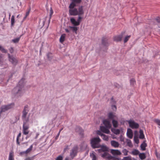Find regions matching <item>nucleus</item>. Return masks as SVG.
<instances>
[{"mask_svg": "<svg viewBox=\"0 0 160 160\" xmlns=\"http://www.w3.org/2000/svg\"><path fill=\"white\" fill-rule=\"evenodd\" d=\"M139 157L142 160H143L146 158L145 155L144 153L140 154Z\"/></svg>", "mask_w": 160, "mask_h": 160, "instance_id": "obj_34", "label": "nucleus"}, {"mask_svg": "<svg viewBox=\"0 0 160 160\" xmlns=\"http://www.w3.org/2000/svg\"><path fill=\"white\" fill-rule=\"evenodd\" d=\"M69 29H67V28H65V31H66V32H67V33H70V31L71 30V29H70V28H68Z\"/></svg>", "mask_w": 160, "mask_h": 160, "instance_id": "obj_49", "label": "nucleus"}, {"mask_svg": "<svg viewBox=\"0 0 160 160\" xmlns=\"http://www.w3.org/2000/svg\"><path fill=\"white\" fill-rule=\"evenodd\" d=\"M11 49H12V50H10V52L11 53H12L13 52V50H12V48H11Z\"/></svg>", "mask_w": 160, "mask_h": 160, "instance_id": "obj_61", "label": "nucleus"}, {"mask_svg": "<svg viewBox=\"0 0 160 160\" xmlns=\"http://www.w3.org/2000/svg\"><path fill=\"white\" fill-rule=\"evenodd\" d=\"M137 131H135V133H137Z\"/></svg>", "mask_w": 160, "mask_h": 160, "instance_id": "obj_64", "label": "nucleus"}, {"mask_svg": "<svg viewBox=\"0 0 160 160\" xmlns=\"http://www.w3.org/2000/svg\"><path fill=\"white\" fill-rule=\"evenodd\" d=\"M101 139L99 137L94 138L91 140V144L92 147L94 148H101L98 150V152L101 153L102 157L107 160H110L112 158V157L108 154L107 151L108 150V148L104 145L100 146L99 143Z\"/></svg>", "mask_w": 160, "mask_h": 160, "instance_id": "obj_1", "label": "nucleus"}, {"mask_svg": "<svg viewBox=\"0 0 160 160\" xmlns=\"http://www.w3.org/2000/svg\"><path fill=\"white\" fill-rule=\"evenodd\" d=\"M39 135V134L38 133H37L36 134V136L35 138V139L37 138L38 137V136Z\"/></svg>", "mask_w": 160, "mask_h": 160, "instance_id": "obj_53", "label": "nucleus"}, {"mask_svg": "<svg viewBox=\"0 0 160 160\" xmlns=\"http://www.w3.org/2000/svg\"><path fill=\"white\" fill-rule=\"evenodd\" d=\"M27 160H32V158H27Z\"/></svg>", "mask_w": 160, "mask_h": 160, "instance_id": "obj_60", "label": "nucleus"}, {"mask_svg": "<svg viewBox=\"0 0 160 160\" xmlns=\"http://www.w3.org/2000/svg\"><path fill=\"white\" fill-rule=\"evenodd\" d=\"M110 152L114 156L120 155L121 154L120 151L117 149H112L110 150Z\"/></svg>", "mask_w": 160, "mask_h": 160, "instance_id": "obj_9", "label": "nucleus"}, {"mask_svg": "<svg viewBox=\"0 0 160 160\" xmlns=\"http://www.w3.org/2000/svg\"><path fill=\"white\" fill-rule=\"evenodd\" d=\"M127 135L130 138H132L133 137V133L132 130L130 128H128L127 130Z\"/></svg>", "mask_w": 160, "mask_h": 160, "instance_id": "obj_19", "label": "nucleus"}, {"mask_svg": "<svg viewBox=\"0 0 160 160\" xmlns=\"http://www.w3.org/2000/svg\"><path fill=\"white\" fill-rule=\"evenodd\" d=\"M29 110L27 106H25L22 112V118L23 123H28L30 113H28Z\"/></svg>", "mask_w": 160, "mask_h": 160, "instance_id": "obj_3", "label": "nucleus"}, {"mask_svg": "<svg viewBox=\"0 0 160 160\" xmlns=\"http://www.w3.org/2000/svg\"><path fill=\"white\" fill-rule=\"evenodd\" d=\"M21 136V133H19V134H18L17 138H18V139H19V138Z\"/></svg>", "mask_w": 160, "mask_h": 160, "instance_id": "obj_51", "label": "nucleus"}, {"mask_svg": "<svg viewBox=\"0 0 160 160\" xmlns=\"http://www.w3.org/2000/svg\"><path fill=\"white\" fill-rule=\"evenodd\" d=\"M8 160H14L13 152H10Z\"/></svg>", "mask_w": 160, "mask_h": 160, "instance_id": "obj_25", "label": "nucleus"}, {"mask_svg": "<svg viewBox=\"0 0 160 160\" xmlns=\"http://www.w3.org/2000/svg\"><path fill=\"white\" fill-rule=\"evenodd\" d=\"M75 6H69V13L71 15L76 16L78 15L77 9L74 7Z\"/></svg>", "mask_w": 160, "mask_h": 160, "instance_id": "obj_6", "label": "nucleus"}, {"mask_svg": "<svg viewBox=\"0 0 160 160\" xmlns=\"http://www.w3.org/2000/svg\"><path fill=\"white\" fill-rule=\"evenodd\" d=\"M112 138L113 139H115V138H116V137H115L113 136L112 137Z\"/></svg>", "mask_w": 160, "mask_h": 160, "instance_id": "obj_62", "label": "nucleus"}, {"mask_svg": "<svg viewBox=\"0 0 160 160\" xmlns=\"http://www.w3.org/2000/svg\"><path fill=\"white\" fill-rule=\"evenodd\" d=\"M100 128L101 130L104 133L109 134L110 132L109 130V129L110 128H108L107 127L104 126H101Z\"/></svg>", "mask_w": 160, "mask_h": 160, "instance_id": "obj_14", "label": "nucleus"}, {"mask_svg": "<svg viewBox=\"0 0 160 160\" xmlns=\"http://www.w3.org/2000/svg\"><path fill=\"white\" fill-rule=\"evenodd\" d=\"M68 146H67V147H66L64 148V152H65V151H66L67 149H68Z\"/></svg>", "mask_w": 160, "mask_h": 160, "instance_id": "obj_56", "label": "nucleus"}, {"mask_svg": "<svg viewBox=\"0 0 160 160\" xmlns=\"http://www.w3.org/2000/svg\"><path fill=\"white\" fill-rule=\"evenodd\" d=\"M33 148V145H31L30 147L27 149L25 151L22 152L20 153V154L21 155H22L23 154H27L30 153L32 150Z\"/></svg>", "mask_w": 160, "mask_h": 160, "instance_id": "obj_11", "label": "nucleus"}, {"mask_svg": "<svg viewBox=\"0 0 160 160\" xmlns=\"http://www.w3.org/2000/svg\"><path fill=\"white\" fill-rule=\"evenodd\" d=\"M29 128V125L28 123H23V134L27 135L28 134L29 131L28 129Z\"/></svg>", "mask_w": 160, "mask_h": 160, "instance_id": "obj_8", "label": "nucleus"}, {"mask_svg": "<svg viewBox=\"0 0 160 160\" xmlns=\"http://www.w3.org/2000/svg\"><path fill=\"white\" fill-rule=\"evenodd\" d=\"M24 82L23 80H21L18 82V85L12 91L13 93L16 97L21 96L25 92Z\"/></svg>", "mask_w": 160, "mask_h": 160, "instance_id": "obj_2", "label": "nucleus"}, {"mask_svg": "<svg viewBox=\"0 0 160 160\" xmlns=\"http://www.w3.org/2000/svg\"><path fill=\"white\" fill-rule=\"evenodd\" d=\"M130 36H128L126 37L124 39V42L125 43L127 42L128 40L130 38Z\"/></svg>", "mask_w": 160, "mask_h": 160, "instance_id": "obj_42", "label": "nucleus"}, {"mask_svg": "<svg viewBox=\"0 0 160 160\" xmlns=\"http://www.w3.org/2000/svg\"><path fill=\"white\" fill-rule=\"evenodd\" d=\"M82 19V18L80 17H79L78 19V20H79V21H80V20Z\"/></svg>", "mask_w": 160, "mask_h": 160, "instance_id": "obj_57", "label": "nucleus"}, {"mask_svg": "<svg viewBox=\"0 0 160 160\" xmlns=\"http://www.w3.org/2000/svg\"><path fill=\"white\" fill-rule=\"evenodd\" d=\"M20 38H15L12 40V41L14 43H17L19 40Z\"/></svg>", "mask_w": 160, "mask_h": 160, "instance_id": "obj_39", "label": "nucleus"}, {"mask_svg": "<svg viewBox=\"0 0 160 160\" xmlns=\"http://www.w3.org/2000/svg\"><path fill=\"white\" fill-rule=\"evenodd\" d=\"M122 160H132V159L130 157L128 156L124 157Z\"/></svg>", "mask_w": 160, "mask_h": 160, "instance_id": "obj_43", "label": "nucleus"}, {"mask_svg": "<svg viewBox=\"0 0 160 160\" xmlns=\"http://www.w3.org/2000/svg\"><path fill=\"white\" fill-rule=\"evenodd\" d=\"M60 133H58V134L55 137V139H58V137H59V135Z\"/></svg>", "mask_w": 160, "mask_h": 160, "instance_id": "obj_52", "label": "nucleus"}, {"mask_svg": "<svg viewBox=\"0 0 160 160\" xmlns=\"http://www.w3.org/2000/svg\"><path fill=\"white\" fill-rule=\"evenodd\" d=\"M155 20L158 22L160 23V17H158L155 19Z\"/></svg>", "mask_w": 160, "mask_h": 160, "instance_id": "obj_50", "label": "nucleus"}, {"mask_svg": "<svg viewBox=\"0 0 160 160\" xmlns=\"http://www.w3.org/2000/svg\"><path fill=\"white\" fill-rule=\"evenodd\" d=\"M48 10V12H49L50 13L49 18V19L48 20L49 23L50 21V19L51 18L52 15L53 13V11L51 7H50V10H49H49Z\"/></svg>", "mask_w": 160, "mask_h": 160, "instance_id": "obj_26", "label": "nucleus"}, {"mask_svg": "<svg viewBox=\"0 0 160 160\" xmlns=\"http://www.w3.org/2000/svg\"><path fill=\"white\" fill-rule=\"evenodd\" d=\"M147 146V144L144 142H143L141 145V149L143 150H145L146 149V147Z\"/></svg>", "mask_w": 160, "mask_h": 160, "instance_id": "obj_30", "label": "nucleus"}, {"mask_svg": "<svg viewBox=\"0 0 160 160\" xmlns=\"http://www.w3.org/2000/svg\"><path fill=\"white\" fill-rule=\"evenodd\" d=\"M30 11V9L29 10L28 12H27L26 13V16L24 18H25L28 15Z\"/></svg>", "mask_w": 160, "mask_h": 160, "instance_id": "obj_48", "label": "nucleus"}, {"mask_svg": "<svg viewBox=\"0 0 160 160\" xmlns=\"http://www.w3.org/2000/svg\"><path fill=\"white\" fill-rule=\"evenodd\" d=\"M17 143L18 145L20 144V143L19 142V139L17 138Z\"/></svg>", "mask_w": 160, "mask_h": 160, "instance_id": "obj_54", "label": "nucleus"}, {"mask_svg": "<svg viewBox=\"0 0 160 160\" xmlns=\"http://www.w3.org/2000/svg\"><path fill=\"white\" fill-rule=\"evenodd\" d=\"M154 121L158 125L160 126V120L158 119H156L154 120Z\"/></svg>", "mask_w": 160, "mask_h": 160, "instance_id": "obj_45", "label": "nucleus"}, {"mask_svg": "<svg viewBox=\"0 0 160 160\" xmlns=\"http://www.w3.org/2000/svg\"><path fill=\"white\" fill-rule=\"evenodd\" d=\"M97 134L101 136L103 140L106 141H108L109 139L108 136L103 134L100 131H98L97 132Z\"/></svg>", "mask_w": 160, "mask_h": 160, "instance_id": "obj_15", "label": "nucleus"}, {"mask_svg": "<svg viewBox=\"0 0 160 160\" xmlns=\"http://www.w3.org/2000/svg\"><path fill=\"white\" fill-rule=\"evenodd\" d=\"M78 15H83L84 13L83 10V7L82 6H79L77 9Z\"/></svg>", "mask_w": 160, "mask_h": 160, "instance_id": "obj_18", "label": "nucleus"}, {"mask_svg": "<svg viewBox=\"0 0 160 160\" xmlns=\"http://www.w3.org/2000/svg\"><path fill=\"white\" fill-rule=\"evenodd\" d=\"M139 138L140 139H143L144 138V135L143 134V131L140 129L139 131Z\"/></svg>", "mask_w": 160, "mask_h": 160, "instance_id": "obj_31", "label": "nucleus"}, {"mask_svg": "<svg viewBox=\"0 0 160 160\" xmlns=\"http://www.w3.org/2000/svg\"><path fill=\"white\" fill-rule=\"evenodd\" d=\"M63 157L62 156L60 155L58 156L56 160H62Z\"/></svg>", "mask_w": 160, "mask_h": 160, "instance_id": "obj_46", "label": "nucleus"}, {"mask_svg": "<svg viewBox=\"0 0 160 160\" xmlns=\"http://www.w3.org/2000/svg\"><path fill=\"white\" fill-rule=\"evenodd\" d=\"M65 160H70L69 159V158L68 157H66L65 158Z\"/></svg>", "mask_w": 160, "mask_h": 160, "instance_id": "obj_58", "label": "nucleus"}, {"mask_svg": "<svg viewBox=\"0 0 160 160\" xmlns=\"http://www.w3.org/2000/svg\"><path fill=\"white\" fill-rule=\"evenodd\" d=\"M122 38V35H119L114 37V40L116 42H119L121 41Z\"/></svg>", "mask_w": 160, "mask_h": 160, "instance_id": "obj_21", "label": "nucleus"}, {"mask_svg": "<svg viewBox=\"0 0 160 160\" xmlns=\"http://www.w3.org/2000/svg\"><path fill=\"white\" fill-rule=\"evenodd\" d=\"M90 157L92 159V160H98V156H97L96 153L93 151H92L90 153Z\"/></svg>", "mask_w": 160, "mask_h": 160, "instance_id": "obj_16", "label": "nucleus"}, {"mask_svg": "<svg viewBox=\"0 0 160 160\" xmlns=\"http://www.w3.org/2000/svg\"><path fill=\"white\" fill-rule=\"evenodd\" d=\"M19 17V15H18L17 16V18H18Z\"/></svg>", "mask_w": 160, "mask_h": 160, "instance_id": "obj_63", "label": "nucleus"}, {"mask_svg": "<svg viewBox=\"0 0 160 160\" xmlns=\"http://www.w3.org/2000/svg\"><path fill=\"white\" fill-rule=\"evenodd\" d=\"M108 116L109 119H111L112 120L114 119L116 117V116L112 112L109 113L108 114Z\"/></svg>", "mask_w": 160, "mask_h": 160, "instance_id": "obj_22", "label": "nucleus"}, {"mask_svg": "<svg viewBox=\"0 0 160 160\" xmlns=\"http://www.w3.org/2000/svg\"><path fill=\"white\" fill-rule=\"evenodd\" d=\"M70 21L71 23L75 26H77L79 25L80 21L79 20L76 21L73 18H72L70 19Z\"/></svg>", "mask_w": 160, "mask_h": 160, "instance_id": "obj_17", "label": "nucleus"}, {"mask_svg": "<svg viewBox=\"0 0 160 160\" xmlns=\"http://www.w3.org/2000/svg\"><path fill=\"white\" fill-rule=\"evenodd\" d=\"M103 122L106 127L108 128H110L111 127L112 125L110 123V122L108 119L103 120Z\"/></svg>", "mask_w": 160, "mask_h": 160, "instance_id": "obj_12", "label": "nucleus"}, {"mask_svg": "<svg viewBox=\"0 0 160 160\" xmlns=\"http://www.w3.org/2000/svg\"><path fill=\"white\" fill-rule=\"evenodd\" d=\"M139 153V152L138 150L135 149L133 150L132 152V154L134 155H138Z\"/></svg>", "mask_w": 160, "mask_h": 160, "instance_id": "obj_36", "label": "nucleus"}, {"mask_svg": "<svg viewBox=\"0 0 160 160\" xmlns=\"http://www.w3.org/2000/svg\"><path fill=\"white\" fill-rule=\"evenodd\" d=\"M112 124H113V126L114 128H117L118 126V122L117 120H115V119H113L112 120Z\"/></svg>", "mask_w": 160, "mask_h": 160, "instance_id": "obj_24", "label": "nucleus"}, {"mask_svg": "<svg viewBox=\"0 0 160 160\" xmlns=\"http://www.w3.org/2000/svg\"><path fill=\"white\" fill-rule=\"evenodd\" d=\"M126 142L127 143V145L129 147H131L133 146L132 144V143L131 141L129 139H127Z\"/></svg>", "mask_w": 160, "mask_h": 160, "instance_id": "obj_33", "label": "nucleus"}, {"mask_svg": "<svg viewBox=\"0 0 160 160\" xmlns=\"http://www.w3.org/2000/svg\"><path fill=\"white\" fill-rule=\"evenodd\" d=\"M45 20L44 19H42L39 22V25L41 27H43L45 23Z\"/></svg>", "mask_w": 160, "mask_h": 160, "instance_id": "obj_32", "label": "nucleus"}, {"mask_svg": "<svg viewBox=\"0 0 160 160\" xmlns=\"http://www.w3.org/2000/svg\"><path fill=\"white\" fill-rule=\"evenodd\" d=\"M128 151L126 149H124L122 151V152L125 156L127 155Z\"/></svg>", "mask_w": 160, "mask_h": 160, "instance_id": "obj_38", "label": "nucleus"}, {"mask_svg": "<svg viewBox=\"0 0 160 160\" xmlns=\"http://www.w3.org/2000/svg\"><path fill=\"white\" fill-rule=\"evenodd\" d=\"M134 140L135 142L137 144L139 143V141L138 138L134 136Z\"/></svg>", "mask_w": 160, "mask_h": 160, "instance_id": "obj_44", "label": "nucleus"}, {"mask_svg": "<svg viewBox=\"0 0 160 160\" xmlns=\"http://www.w3.org/2000/svg\"><path fill=\"white\" fill-rule=\"evenodd\" d=\"M126 121L128 122L130 127L132 129H137L139 127V124L133 120H130Z\"/></svg>", "mask_w": 160, "mask_h": 160, "instance_id": "obj_7", "label": "nucleus"}, {"mask_svg": "<svg viewBox=\"0 0 160 160\" xmlns=\"http://www.w3.org/2000/svg\"><path fill=\"white\" fill-rule=\"evenodd\" d=\"M111 130L115 134H118L120 132V130L119 129H112Z\"/></svg>", "mask_w": 160, "mask_h": 160, "instance_id": "obj_29", "label": "nucleus"}, {"mask_svg": "<svg viewBox=\"0 0 160 160\" xmlns=\"http://www.w3.org/2000/svg\"><path fill=\"white\" fill-rule=\"evenodd\" d=\"M76 132L79 134H82L83 132V130L82 128L79 127H77L76 128Z\"/></svg>", "mask_w": 160, "mask_h": 160, "instance_id": "obj_28", "label": "nucleus"}, {"mask_svg": "<svg viewBox=\"0 0 160 160\" xmlns=\"http://www.w3.org/2000/svg\"><path fill=\"white\" fill-rule=\"evenodd\" d=\"M112 108L114 111L116 110L117 109L116 106L115 105H112Z\"/></svg>", "mask_w": 160, "mask_h": 160, "instance_id": "obj_47", "label": "nucleus"}, {"mask_svg": "<svg viewBox=\"0 0 160 160\" xmlns=\"http://www.w3.org/2000/svg\"><path fill=\"white\" fill-rule=\"evenodd\" d=\"M83 146L84 147V148H86L87 146V144H86L84 143L83 144Z\"/></svg>", "mask_w": 160, "mask_h": 160, "instance_id": "obj_55", "label": "nucleus"}, {"mask_svg": "<svg viewBox=\"0 0 160 160\" xmlns=\"http://www.w3.org/2000/svg\"><path fill=\"white\" fill-rule=\"evenodd\" d=\"M14 104L13 103H11L10 104L3 105L1 107V110L0 111V113L2 112H5L6 111L14 107Z\"/></svg>", "mask_w": 160, "mask_h": 160, "instance_id": "obj_5", "label": "nucleus"}, {"mask_svg": "<svg viewBox=\"0 0 160 160\" xmlns=\"http://www.w3.org/2000/svg\"><path fill=\"white\" fill-rule=\"evenodd\" d=\"M68 28H70L71 30H72L73 32H75L76 34L77 33V32L78 30V28L77 27H76L69 26Z\"/></svg>", "mask_w": 160, "mask_h": 160, "instance_id": "obj_23", "label": "nucleus"}, {"mask_svg": "<svg viewBox=\"0 0 160 160\" xmlns=\"http://www.w3.org/2000/svg\"><path fill=\"white\" fill-rule=\"evenodd\" d=\"M65 37L66 34H63L61 35L59 39L60 42H61L62 43L64 41Z\"/></svg>", "mask_w": 160, "mask_h": 160, "instance_id": "obj_27", "label": "nucleus"}, {"mask_svg": "<svg viewBox=\"0 0 160 160\" xmlns=\"http://www.w3.org/2000/svg\"><path fill=\"white\" fill-rule=\"evenodd\" d=\"M11 25L13 26L15 22L14 17V16H12L11 18Z\"/></svg>", "mask_w": 160, "mask_h": 160, "instance_id": "obj_37", "label": "nucleus"}, {"mask_svg": "<svg viewBox=\"0 0 160 160\" xmlns=\"http://www.w3.org/2000/svg\"><path fill=\"white\" fill-rule=\"evenodd\" d=\"M71 3L70 5L76 6L77 4H79L81 3L82 0H72Z\"/></svg>", "mask_w": 160, "mask_h": 160, "instance_id": "obj_20", "label": "nucleus"}, {"mask_svg": "<svg viewBox=\"0 0 160 160\" xmlns=\"http://www.w3.org/2000/svg\"><path fill=\"white\" fill-rule=\"evenodd\" d=\"M63 129V128H61V129L60 130L58 133H60V132Z\"/></svg>", "mask_w": 160, "mask_h": 160, "instance_id": "obj_59", "label": "nucleus"}, {"mask_svg": "<svg viewBox=\"0 0 160 160\" xmlns=\"http://www.w3.org/2000/svg\"><path fill=\"white\" fill-rule=\"evenodd\" d=\"M9 61L13 65H16L18 62L17 60L13 57L12 56H10L8 54Z\"/></svg>", "mask_w": 160, "mask_h": 160, "instance_id": "obj_10", "label": "nucleus"}, {"mask_svg": "<svg viewBox=\"0 0 160 160\" xmlns=\"http://www.w3.org/2000/svg\"><path fill=\"white\" fill-rule=\"evenodd\" d=\"M78 149V146L77 145H75L73 147L71 150L70 153V156L72 159H73L77 155Z\"/></svg>", "mask_w": 160, "mask_h": 160, "instance_id": "obj_4", "label": "nucleus"}, {"mask_svg": "<svg viewBox=\"0 0 160 160\" xmlns=\"http://www.w3.org/2000/svg\"><path fill=\"white\" fill-rule=\"evenodd\" d=\"M130 83L131 85L134 86L136 83V81L134 78L131 79L130 80Z\"/></svg>", "mask_w": 160, "mask_h": 160, "instance_id": "obj_35", "label": "nucleus"}, {"mask_svg": "<svg viewBox=\"0 0 160 160\" xmlns=\"http://www.w3.org/2000/svg\"><path fill=\"white\" fill-rule=\"evenodd\" d=\"M120 141L121 142H124V138L122 135H121L119 137Z\"/></svg>", "mask_w": 160, "mask_h": 160, "instance_id": "obj_41", "label": "nucleus"}, {"mask_svg": "<svg viewBox=\"0 0 160 160\" xmlns=\"http://www.w3.org/2000/svg\"><path fill=\"white\" fill-rule=\"evenodd\" d=\"M0 50L3 52L6 53L7 52V51L1 45H0Z\"/></svg>", "mask_w": 160, "mask_h": 160, "instance_id": "obj_40", "label": "nucleus"}, {"mask_svg": "<svg viewBox=\"0 0 160 160\" xmlns=\"http://www.w3.org/2000/svg\"><path fill=\"white\" fill-rule=\"evenodd\" d=\"M110 143L112 146L114 148H118L120 145V144L118 142L114 140L111 141Z\"/></svg>", "mask_w": 160, "mask_h": 160, "instance_id": "obj_13", "label": "nucleus"}]
</instances>
